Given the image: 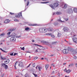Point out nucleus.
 I'll use <instances>...</instances> for the list:
<instances>
[{"instance_id": "obj_59", "label": "nucleus", "mask_w": 77, "mask_h": 77, "mask_svg": "<svg viewBox=\"0 0 77 77\" xmlns=\"http://www.w3.org/2000/svg\"><path fill=\"white\" fill-rule=\"evenodd\" d=\"M41 60H44V58H42L41 59Z\"/></svg>"}, {"instance_id": "obj_51", "label": "nucleus", "mask_w": 77, "mask_h": 77, "mask_svg": "<svg viewBox=\"0 0 77 77\" xmlns=\"http://www.w3.org/2000/svg\"><path fill=\"white\" fill-rule=\"evenodd\" d=\"M66 21H68V18H66L65 19Z\"/></svg>"}, {"instance_id": "obj_36", "label": "nucleus", "mask_w": 77, "mask_h": 77, "mask_svg": "<svg viewBox=\"0 0 77 77\" xmlns=\"http://www.w3.org/2000/svg\"><path fill=\"white\" fill-rule=\"evenodd\" d=\"M14 30H15V29H11L10 30V31L11 32H13V31H14Z\"/></svg>"}, {"instance_id": "obj_2", "label": "nucleus", "mask_w": 77, "mask_h": 77, "mask_svg": "<svg viewBox=\"0 0 77 77\" xmlns=\"http://www.w3.org/2000/svg\"><path fill=\"white\" fill-rule=\"evenodd\" d=\"M40 33H46L47 32V29L46 28H41L39 29Z\"/></svg>"}, {"instance_id": "obj_20", "label": "nucleus", "mask_w": 77, "mask_h": 77, "mask_svg": "<svg viewBox=\"0 0 77 77\" xmlns=\"http://www.w3.org/2000/svg\"><path fill=\"white\" fill-rule=\"evenodd\" d=\"M18 65L20 66H22L23 65V63L20 62V64H19Z\"/></svg>"}, {"instance_id": "obj_52", "label": "nucleus", "mask_w": 77, "mask_h": 77, "mask_svg": "<svg viewBox=\"0 0 77 77\" xmlns=\"http://www.w3.org/2000/svg\"><path fill=\"white\" fill-rule=\"evenodd\" d=\"M33 67H35V64H33Z\"/></svg>"}, {"instance_id": "obj_29", "label": "nucleus", "mask_w": 77, "mask_h": 77, "mask_svg": "<svg viewBox=\"0 0 77 77\" xmlns=\"http://www.w3.org/2000/svg\"><path fill=\"white\" fill-rule=\"evenodd\" d=\"M50 6L51 7V8H52V9H54V7L51 4L50 5Z\"/></svg>"}, {"instance_id": "obj_34", "label": "nucleus", "mask_w": 77, "mask_h": 77, "mask_svg": "<svg viewBox=\"0 0 77 77\" xmlns=\"http://www.w3.org/2000/svg\"><path fill=\"white\" fill-rule=\"evenodd\" d=\"M15 17L16 18H20V16H19L18 15H18H16L15 16Z\"/></svg>"}, {"instance_id": "obj_21", "label": "nucleus", "mask_w": 77, "mask_h": 77, "mask_svg": "<svg viewBox=\"0 0 77 77\" xmlns=\"http://www.w3.org/2000/svg\"><path fill=\"white\" fill-rule=\"evenodd\" d=\"M49 66V65H48V64L46 65L45 66V68H46V69H47V68H48Z\"/></svg>"}, {"instance_id": "obj_39", "label": "nucleus", "mask_w": 77, "mask_h": 77, "mask_svg": "<svg viewBox=\"0 0 77 77\" xmlns=\"http://www.w3.org/2000/svg\"><path fill=\"white\" fill-rule=\"evenodd\" d=\"M25 30H29V27L26 28Z\"/></svg>"}, {"instance_id": "obj_53", "label": "nucleus", "mask_w": 77, "mask_h": 77, "mask_svg": "<svg viewBox=\"0 0 77 77\" xmlns=\"http://www.w3.org/2000/svg\"><path fill=\"white\" fill-rule=\"evenodd\" d=\"M52 66H54V64H51Z\"/></svg>"}, {"instance_id": "obj_47", "label": "nucleus", "mask_w": 77, "mask_h": 77, "mask_svg": "<svg viewBox=\"0 0 77 77\" xmlns=\"http://www.w3.org/2000/svg\"><path fill=\"white\" fill-rule=\"evenodd\" d=\"M10 55L11 56H13L14 55V53H12L10 54Z\"/></svg>"}, {"instance_id": "obj_27", "label": "nucleus", "mask_w": 77, "mask_h": 77, "mask_svg": "<svg viewBox=\"0 0 77 77\" xmlns=\"http://www.w3.org/2000/svg\"><path fill=\"white\" fill-rule=\"evenodd\" d=\"M5 33H3L0 34V36H5Z\"/></svg>"}, {"instance_id": "obj_46", "label": "nucleus", "mask_w": 77, "mask_h": 77, "mask_svg": "<svg viewBox=\"0 0 77 77\" xmlns=\"http://www.w3.org/2000/svg\"><path fill=\"white\" fill-rule=\"evenodd\" d=\"M38 57H35L34 58V59H35V60H36V59H38Z\"/></svg>"}, {"instance_id": "obj_13", "label": "nucleus", "mask_w": 77, "mask_h": 77, "mask_svg": "<svg viewBox=\"0 0 77 77\" xmlns=\"http://www.w3.org/2000/svg\"><path fill=\"white\" fill-rule=\"evenodd\" d=\"M29 26H38V25L36 24H29Z\"/></svg>"}, {"instance_id": "obj_43", "label": "nucleus", "mask_w": 77, "mask_h": 77, "mask_svg": "<svg viewBox=\"0 0 77 77\" xmlns=\"http://www.w3.org/2000/svg\"><path fill=\"white\" fill-rule=\"evenodd\" d=\"M73 65L72 64H70L68 66L69 67V66H72Z\"/></svg>"}, {"instance_id": "obj_12", "label": "nucleus", "mask_w": 77, "mask_h": 77, "mask_svg": "<svg viewBox=\"0 0 77 77\" xmlns=\"http://www.w3.org/2000/svg\"><path fill=\"white\" fill-rule=\"evenodd\" d=\"M73 41H74L75 43L77 44V38H72Z\"/></svg>"}, {"instance_id": "obj_57", "label": "nucleus", "mask_w": 77, "mask_h": 77, "mask_svg": "<svg viewBox=\"0 0 77 77\" xmlns=\"http://www.w3.org/2000/svg\"><path fill=\"white\" fill-rule=\"evenodd\" d=\"M32 42H35V41H34V40H32Z\"/></svg>"}, {"instance_id": "obj_62", "label": "nucleus", "mask_w": 77, "mask_h": 77, "mask_svg": "<svg viewBox=\"0 0 77 77\" xmlns=\"http://www.w3.org/2000/svg\"><path fill=\"white\" fill-rule=\"evenodd\" d=\"M75 65V66H76V67H77V63H76Z\"/></svg>"}, {"instance_id": "obj_61", "label": "nucleus", "mask_w": 77, "mask_h": 77, "mask_svg": "<svg viewBox=\"0 0 77 77\" xmlns=\"http://www.w3.org/2000/svg\"><path fill=\"white\" fill-rule=\"evenodd\" d=\"M58 76H59H59H60V73H58Z\"/></svg>"}, {"instance_id": "obj_48", "label": "nucleus", "mask_w": 77, "mask_h": 77, "mask_svg": "<svg viewBox=\"0 0 77 77\" xmlns=\"http://www.w3.org/2000/svg\"><path fill=\"white\" fill-rule=\"evenodd\" d=\"M74 59H77V57H76V56H74Z\"/></svg>"}, {"instance_id": "obj_15", "label": "nucleus", "mask_w": 77, "mask_h": 77, "mask_svg": "<svg viewBox=\"0 0 77 77\" xmlns=\"http://www.w3.org/2000/svg\"><path fill=\"white\" fill-rule=\"evenodd\" d=\"M59 6V4L57 3H55L53 4L54 7H57Z\"/></svg>"}, {"instance_id": "obj_63", "label": "nucleus", "mask_w": 77, "mask_h": 77, "mask_svg": "<svg viewBox=\"0 0 77 77\" xmlns=\"http://www.w3.org/2000/svg\"><path fill=\"white\" fill-rule=\"evenodd\" d=\"M3 75H4V74H3V75L1 77H4Z\"/></svg>"}, {"instance_id": "obj_54", "label": "nucleus", "mask_w": 77, "mask_h": 77, "mask_svg": "<svg viewBox=\"0 0 77 77\" xmlns=\"http://www.w3.org/2000/svg\"><path fill=\"white\" fill-rule=\"evenodd\" d=\"M10 14H11V15H13V14H14V13H12L11 12H10Z\"/></svg>"}, {"instance_id": "obj_26", "label": "nucleus", "mask_w": 77, "mask_h": 77, "mask_svg": "<svg viewBox=\"0 0 77 77\" xmlns=\"http://www.w3.org/2000/svg\"><path fill=\"white\" fill-rule=\"evenodd\" d=\"M62 13L60 12H57L56 13V14L57 15H60Z\"/></svg>"}, {"instance_id": "obj_50", "label": "nucleus", "mask_w": 77, "mask_h": 77, "mask_svg": "<svg viewBox=\"0 0 77 77\" xmlns=\"http://www.w3.org/2000/svg\"><path fill=\"white\" fill-rule=\"evenodd\" d=\"M10 34H11V32H8L7 33V35H10Z\"/></svg>"}, {"instance_id": "obj_8", "label": "nucleus", "mask_w": 77, "mask_h": 77, "mask_svg": "<svg viewBox=\"0 0 77 77\" xmlns=\"http://www.w3.org/2000/svg\"><path fill=\"white\" fill-rule=\"evenodd\" d=\"M10 40L11 42H15V41H16L15 38L14 37H11L10 39Z\"/></svg>"}, {"instance_id": "obj_19", "label": "nucleus", "mask_w": 77, "mask_h": 77, "mask_svg": "<svg viewBox=\"0 0 77 77\" xmlns=\"http://www.w3.org/2000/svg\"><path fill=\"white\" fill-rule=\"evenodd\" d=\"M18 61H17L15 63V64L14 65V69L15 70H16V69H17V67H16V65L17 64V63H18Z\"/></svg>"}, {"instance_id": "obj_24", "label": "nucleus", "mask_w": 77, "mask_h": 77, "mask_svg": "<svg viewBox=\"0 0 77 77\" xmlns=\"http://www.w3.org/2000/svg\"><path fill=\"white\" fill-rule=\"evenodd\" d=\"M73 11L75 12H77V9L76 8H74L73 9Z\"/></svg>"}, {"instance_id": "obj_28", "label": "nucleus", "mask_w": 77, "mask_h": 77, "mask_svg": "<svg viewBox=\"0 0 77 77\" xmlns=\"http://www.w3.org/2000/svg\"><path fill=\"white\" fill-rule=\"evenodd\" d=\"M72 34H73V35H72V37H74L76 35H74V33L73 32L71 33V35H72Z\"/></svg>"}, {"instance_id": "obj_23", "label": "nucleus", "mask_w": 77, "mask_h": 77, "mask_svg": "<svg viewBox=\"0 0 77 77\" xmlns=\"http://www.w3.org/2000/svg\"><path fill=\"white\" fill-rule=\"evenodd\" d=\"M66 8H67V5L65 4L63 8L64 9H66Z\"/></svg>"}, {"instance_id": "obj_60", "label": "nucleus", "mask_w": 77, "mask_h": 77, "mask_svg": "<svg viewBox=\"0 0 77 77\" xmlns=\"http://www.w3.org/2000/svg\"><path fill=\"white\" fill-rule=\"evenodd\" d=\"M63 65H66V63H63Z\"/></svg>"}, {"instance_id": "obj_4", "label": "nucleus", "mask_w": 77, "mask_h": 77, "mask_svg": "<svg viewBox=\"0 0 77 77\" xmlns=\"http://www.w3.org/2000/svg\"><path fill=\"white\" fill-rule=\"evenodd\" d=\"M68 51H70V52H71L72 53H74V52H75V51L74 50V49H73L72 48H68Z\"/></svg>"}, {"instance_id": "obj_3", "label": "nucleus", "mask_w": 77, "mask_h": 77, "mask_svg": "<svg viewBox=\"0 0 77 77\" xmlns=\"http://www.w3.org/2000/svg\"><path fill=\"white\" fill-rule=\"evenodd\" d=\"M45 35H47L48 36H50L51 35V37L53 38H54L55 37L54 35L52 34L51 33H48L45 34Z\"/></svg>"}, {"instance_id": "obj_16", "label": "nucleus", "mask_w": 77, "mask_h": 77, "mask_svg": "<svg viewBox=\"0 0 77 77\" xmlns=\"http://www.w3.org/2000/svg\"><path fill=\"white\" fill-rule=\"evenodd\" d=\"M38 68L39 71H41V69H42V67H41L40 66H37L36 67V69H38Z\"/></svg>"}, {"instance_id": "obj_10", "label": "nucleus", "mask_w": 77, "mask_h": 77, "mask_svg": "<svg viewBox=\"0 0 77 77\" xmlns=\"http://www.w3.org/2000/svg\"><path fill=\"white\" fill-rule=\"evenodd\" d=\"M65 72H66L67 73H70L71 72V70L69 69L66 70V69H65L64 70Z\"/></svg>"}, {"instance_id": "obj_14", "label": "nucleus", "mask_w": 77, "mask_h": 77, "mask_svg": "<svg viewBox=\"0 0 77 77\" xmlns=\"http://www.w3.org/2000/svg\"><path fill=\"white\" fill-rule=\"evenodd\" d=\"M47 30L49 32H53V29L51 28H49L47 29Z\"/></svg>"}, {"instance_id": "obj_58", "label": "nucleus", "mask_w": 77, "mask_h": 77, "mask_svg": "<svg viewBox=\"0 0 77 77\" xmlns=\"http://www.w3.org/2000/svg\"><path fill=\"white\" fill-rule=\"evenodd\" d=\"M54 73V71H53L52 72V74H53Z\"/></svg>"}, {"instance_id": "obj_38", "label": "nucleus", "mask_w": 77, "mask_h": 77, "mask_svg": "<svg viewBox=\"0 0 77 77\" xmlns=\"http://www.w3.org/2000/svg\"><path fill=\"white\" fill-rule=\"evenodd\" d=\"M14 21H17L18 22L19 21V20L18 19H15L14 20Z\"/></svg>"}, {"instance_id": "obj_32", "label": "nucleus", "mask_w": 77, "mask_h": 77, "mask_svg": "<svg viewBox=\"0 0 77 77\" xmlns=\"http://www.w3.org/2000/svg\"><path fill=\"white\" fill-rule=\"evenodd\" d=\"M54 26H57V25H58V23H57L56 22H55L54 23Z\"/></svg>"}, {"instance_id": "obj_30", "label": "nucleus", "mask_w": 77, "mask_h": 77, "mask_svg": "<svg viewBox=\"0 0 77 77\" xmlns=\"http://www.w3.org/2000/svg\"><path fill=\"white\" fill-rule=\"evenodd\" d=\"M18 15L19 16H20V17H21V16H22V13H19L18 14Z\"/></svg>"}, {"instance_id": "obj_6", "label": "nucleus", "mask_w": 77, "mask_h": 77, "mask_svg": "<svg viewBox=\"0 0 77 77\" xmlns=\"http://www.w3.org/2000/svg\"><path fill=\"white\" fill-rule=\"evenodd\" d=\"M41 50H42V49H41L40 48H38L37 50H35V52H41L42 53H45L44 51H41Z\"/></svg>"}, {"instance_id": "obj_7", "label": "nucleus", "mask_w": 77, "mask_h": 77, "mask_svg": "<svg viewBox=\"0 0 77 77\" xmlns=\"http://www.w3.org/2000/svg\"><path fill=\"white\" fill-rule=\"evenodd\" d=\"M63 52L64 54H67L68 53V50L67 49H64L63 50Z\"/></svg>"}, {"instance_id": "obj_33", "label": "nucleus", "mask_w": 77, "mask_h": 77, "mask_svg": "<svg viewBox=\"0 0 77 77\" xmlns=\"http://www.w3.org/2000/svg\"><path fill=\"white\" fill-rule=\"evenodd\" d=\"M1 58L2 60H4V59H6L5 57H3L2 56H1Z\"/></svg>"}, {"instance_id": "obj_55", "label": "nucleus", "mask_w": 77, "mask_h": 77, "mask_svg": "<svg viewBox=\"0 0 77 77\" xmlns=\"http://www.w3.org/2000/svg\"><path fill=\"white\" fill-rule=\"evenodd\" d=\"M54 54H52L51 55H50V56H54Z\"/></svg>"}, {"instance_id": "obj_40", "label": "nucleus", "mask_w": 77, "mask_h": 77, "mask_svg": "<svg viewBox=\"0 0 77 77\" xmlns=\"http://www.w3.org/2000/svg\"><path fill=\"white\" fill-rule=\"evenodd\" d=\"M69 11H70V12H73V10H72V9H69Z\"/></svg>"}, {"instance_id": "obj_45", "label": "nucleus", "mask_w": 77, "mask_h": 77, "mask_svg": "<svg viewBox=\"0 0 77 77\" xmlns=\"http://www.w3.org/2000/svg\"><path fill=\"white\" fill-rule=\"evenodd\" d=\"M20 37H21V36H17L16 38H20Z\"/></svg>"}, {"instance_id": "obj_5", "label": "nucleus", "mask_w": 77, "mask_h": 77, "mask_svg": "<svg viewBox=\"0 0 77 77\" xmlns=\"http://www.w3.org/2000/svg\"><path fill=\"white\" fill-rule=\"evenodd\" d=\"M2 66H3L4 68H5V69H8V65L5 64L4 63H2Z\"/></svg>"}, {"instance_id": "obj_42", "label": "nucleus", "mask_w": 77, "mask_h": 77, "mask_svg": "<svg viewBox=\"0 0 77 77\" xmlns=\"http://www.w3.org/2000/svg\"><path fill=\"white\" fill-rule=\"evenodd\" d=\"M29 4V1H28L26 4V6H28Z\"/></svg>"}, {"instance_id": "obj_31", "label": "nucleus", "mask_w": 77, "mask_h": 77, "mask_svg": "<svg viewBox=\"0 0 77 77\" xmlns=\"http://www.w3.org/2000/svg\"><path fill=\"white\" fill-rule=\"evenodd\" d=\"M61 34L60 33H58V37H60V36H61Z\"/></svg>"}, {"instance_id": "obj_9", "label": "nucleus", "mask_w": 77, "mask_h": 77, "mask_svg": "<svg viewBox=\"0 0 77 77\" xmlns=\"http://www.w3.org/2000/svg\"><path fill=\"white\" fill-rule=\"evenodd\" d=\"M10 60L9 59H7L5 60L4 61V63H5V64H7V63H9Z\"/></svg>"}, {"instance_id": "obj_64", "label": "nucleus", "mask_w": 77, "mask_h": 77, "mask_svg": "<svg viewBox=\"0 0 77 77\" xmlns=\"http://www.w3.org/2000/svg\"><path fill=\"white\" fill-rule=\"evenodd\" d=\"M65 77H69V76H65Z\"/></svg>"}, {"instance_id": "obj_49", "label": "nucleus", "mask_w": 77, "mask_h": 77, "mask_svg": "<svg viewBox=\"0 0 77 77\" xmlns=\"http://www.w3.org/2000/svg\"><path fill=\"white\" fill-rule=\"evenodd\" d=\"M30 65H31V64H30L29 66H28L27 68H29V67H30Z\"/></svg>"}, {"instance_id": "obj_1", "label": "nucleus", "mask_w": 77, "mask_h": 77, "mask_svg": "<svg viewBox=\"0 0 77 77\" xmlns=\"http://www.w3.org/2000/svg\"><path fill=\"white\" fill-rule=\"evenodd\" d=\"M41 43L43 44H45V45H48V46H51V45H56L57 42H52V43L51 44L50 43L45 42V41H41Z\"/></svg>"}, {"instance_id": "obj_22", "label": "nucleus", "mask_w": 77, "mask_h": 77, "mask_svg": "<svg viewBox=\"0 0 77 77\" xmlns=\"http://www.w3.org/2000/svg\"><path fill=\"white\" fill-rule=\"evenodd\" d=\"M58 21H59V22H60V23H65V21H62L61 20L58 19L57 20Z\"/></svg>"}, {"instance_id": "obj_41", "label": "nucleus", "mask_w": 77, "mask_h": 77, "mask_svg": "<svg viewBox=\"0 0 77 77\" xmlns=\"http://www.w3.org/2000/svg\"><path fill=\"white\" fill-rule=\"evenodd\" d=\"M33 75H34L35 76V77H38V75L36 74H35V73H33Z\"/></svg>"}, {"instance_id": "obj_11", "label": "nucleus", "mask_w": 77, "mask_h": 77, "mask_svg": "<svg viewBox=\"0 0 77 77\" xmlns=\"http://www.w3.org/2000/svg\"><path fill=\"white\" fill-rule=\"evenodd\" d=\"M63 30L64 32H67L69 30V29L67 27H64L63 29Z\"/></svg>"}, {"instance_id": "obj_37", "label": "nucleus", "mask_w": 77, "mask_h": 77, "mask_svg": "<svg viewBox=\"0 0 77 77\" xmlns=\"http://www.w3.org/2000/svg\"><path fill=\"white\" fill-rule=\"evenodd\" d=\"M17 35V34H15V33H13L12 34V36H16Z\"/></svg>"}, {"instance_id": "obj_56", "label": "nucleus", "mask_w": 77, "mask_h": 77, "mask_svg": "<svg viewBox=\"0 0 77 77\" xmlns=\"http://www.w3.org/2000/svg\"><path fill=\"white\" fill-rule=\"evenodd\" d=\"M16 54H17L16 53H14V56H15V55H16Z\"/></svg>"}, {"instance_id": "obj_25", "label": "nucleus", "mask_w": 77, "mask_h": 77, "mask_svg": "<svg viewBox=\"0 0 77 77\" xmlns=\"http://www.w3.org/2000/svg\"><path fill=\"white\" fill-rule=\"evenodd\" d=\"M0 50H2V52H4V53H7V52H8L7 51H5L4 50L2 49V48H1L0 49Z\"/></svg>"}, {"instance_id": "obj_18", "label": "nucleus", "mask_w": 77, "mask_h": 77, "mask_svg": "<svg viewBox=\"0 0 77 77\" xmlns=\"http://www.w3.org/2000/svg\"><path fill=\"white\" fill-rule=\"evenodd\" d=\"M35 45H38V46H39V47H40L41 48H40L42 50L43 49H42V48H43V47L42 46H41L40 45H38L35 44Z\"/></svg>"}, {"instance_id": "obj_44", "label": "nucleus", "mask_w": 77, "mask_h": 77, "mask_svg": "<svg viewBox=\"0 0 77 77\" xmlns=\"http://www.w3.org/2000/svg\"><path fill=\"white\" fill-rule=\"evenodd\" d=\"M48 3V2H41V3Z\"/></svg>"}, {"instance_id": "obj_17", "label": "nucleus", "mask_w": 77, "mask_h": 77, "mask_svg": "<svg viewBox=\"0 0 77 77\" xmlns=\"http://www.w3.org/2000/svg\"><path fill=\"white\" fill-rule=\"evenodd\" d=\"M9 22H10V20L8 19H7L4 21V23H9Z\"/></svg>"}, {"instance_id": "obj_35", "label": "nucleus", "mask_w": 77, "mask_h": 77, "mask_svg": "<svg viewBox=\"0 0 77 77\" xmlns=\"http://www.w3.org/2000/svg\"><path fill=\"white\" fill-rule=\"evenodd\" d=\"M20 48H21V50H24L25 48H24V47H23V48H21V47H20Z\"/></svg>"}]
</instances>
